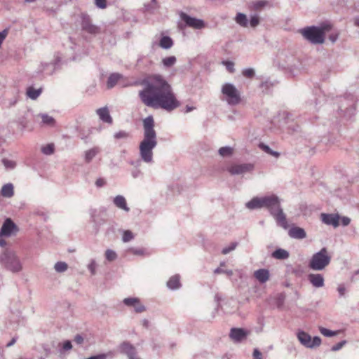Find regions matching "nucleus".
<instances>
[{
	"mask_svg": "<svg viewBox=\"0 0 359 359\" xmlns=\"http://www.w3.org/2000/svg\"><path fill=\"white\" fill-rule=\"evenodd\" d=\"M339 215L338 214H321L322 222L327 225H332L334 228L339 225Z\"/></svg>",
	"mask_w": 359,
	"mask_h": 359,
	"instance_id": "nucleus-14",
	"label": "nucleus"
},
{
	"mask_svg": "<svg viewBox=\"0 0 359 359\" xmlns=\"http://www.w3.org/2000/svg\"><path fill=\"white\" fill-rule=\"evenodd\" d=\"M95 5L100 8H105L107 7L106 0H95Z\"/></svg>",
	"mask_w": 359,
	"mask_h": 359,
	"instance_id": "nucleus-61",
	"label": "nucleus"
},
{
	"mask_svg": "<svg viewBox=\"0 0 359 359\" xmlns=\"http://www.w3.org/2000/svg\"><path fill=\"white\" fill-rule=\"evenodd\" d=\"M154 128V120L152 116L143 120L144 137L139 147L141 160L147 163L153 162V149L157 145L156 133Z\"/></svg>",
	"mask_w": 359,
	"mask_h": 359,
	"instance_id": "nucleus-2",
	"label": "nucleus"
},
{
	"mask_svg": "<svg viewBox=\"0 0 359 359\" xmlns=\"http://www.w3.org/2000/svg\"><path fill=\"white\" fill-rule=\"evenodd\" d=\"M331 26L328 24L320 27L309 26L301 29L299 33L303 37L313 44H322L325 41V32L330 31Z\"/></svg>",
	"mask_w": 359,
	"mask_h": 359,
	"instance_id": "nucleus-4",
	"label": "nucleus"
},
{
	"mask_svg": "<svg viewBox=\"0 0 359 359\" xmlns=\"http://www.w3.org/2000/svg\"><path fill=\"white\" fill-rule=\"evenodd\" d=\"M177 59L175 56H169L162 60V64L165 67H171L176 63Z\"/></svg>",
	"mask_w": 359,
	"mask_h": 359,
	"instance_id": "nucleus-35",
	"label": "nucleus"
},
{
	"mask_svg": "<svg viewBox=\"0 0 359 359\" xmlns=\"http://www.w3.org/2000/svg\"><path fill=\"white\" fill-rule=\"evenodd\" d=\"M42 122L48 126H53L55 123V120L52 116L48 114H41Z\"/></svg>",
	"mask_w": 359,
	"mask_h": 359,
	"instance_id": "nucleus-44",
	"label": "nucleus"
},
{
	"mask_svg": "<svg viewBox=\"0 0 359 359\" xmlns=\"http://www.w3.org/2000/svg\"><path fill=\"white\" fill-rule=\"evenodd\" d=\"M96 262L95 260L92 259L90 264L88 265V269L90 271L92 275H95L96 273Z\"/></svg>",
	"mask_w": 359,
	"mask_h": 359,
	"instance_id": "nucleus-54",
	"label": "nucleus"
},
{
	"mask_svg": "<svg viewBox=\"0 0 359 359\" xmlns=\"http://www.w3.org/2000/svg\"><path fill=\"white\" fill-rule=\"evenodd\" d=\"M54 149L55 147L53 144H48L41 148V151L46 155H50L54 152Z\"/></svg>",
	"mask_w": 359,
	"mask_h": 359,
	"instance_id": "nucleus-43",
	"label": "nucleus"
},
{
	"mask_svg": "<svg viewBox=\"0 0 359 359\" xmlns=\"http://www.w3.org/2000/svg\"><path fill=\"white\" fill-rule=\"evenodd\" d=\"M60 57L57 55L54 62L42 63L41 72H46L47 74H52L55 69L56 65L60 62Z\"/></svg>",
	"mask_w": 359,
	"mask_h": 359,
	"instance_id": "nucleus-21",
	"label": "nucleus"
},
{
	"mask_svg": "<svg viewBox=\"0 0 359 359\" xmlns=\"http://www.w3.org/2000/svg\"><path fill=\"white\" fill-rule=\"evenodd\" d=\"M98 152L99 151L97 148H93L86 151L85 152V161L86 163H90Z\"/></svg>",
	"mask_w": 359,
	"mask_h": 359,
	"instance_id": "nucleus-34",
	"label": "nucleus"
},
{
	"mask_svg": "<svg viewBox=\"0 0 359 359\" xmlns=\"http://www.w3.org/2000/svg\"><path fill=\"white\" fill-rule=\"evenodd\" d=\"M55 270L58 273H63L68 269V265L65 262H57L54 266Z\"/></svg>",
	"mask_w": 359,
	"mask_h": 359,
	"instance_id": "nucleus-38",
	"label": "nucleus"
},
{
	"mask_svg": "<svg viewBox=\"0 0 359 359\" xmlns=\"http://www.w3.org/2000/svg\"><path fill=\"white\" fill-rule=\"evenodd\" d=\"M121 77L122 75L118 73H113L110 74L107 82V88L110 89L114 87Z\"/></svg>",
	"mask_w": 359,
	"mask_h": 359,
	"instance_id": "nucleus-29",
	"label": "nucleus"
},
{
	"mask_svg": "<svg viewBox=\"0 0 359 359\" xmlns=\"http://www.w3.org/2000/svg\"><path fill=\"white\" fill-rule=\"evenodd\" d=\"M346 287L344 285H339L337 287V291L339 294V297H344L346 293Z\"/></svg>",
	"mask_w": 359,
	"mask_h": 359,
	"instance_id": "nucleus-63",
	"label": "nucleus"
},
{
	"mask_svg": "<svg viewBox=\"0 0 359 359\" xmlns=\"http://www.w3.org/2000/svg\"><path fill=\"white\" fill-rule=\"evenodd\" d=\"M280 203L279 198L276 195L271 194L263 197H254L245 204V206L250 210L264 208L269 211L270 214H273L275 208H278Z\"/></svg>",
	"mask_w": 359,
	"mask_h": 359,
	"instance_id": "nucleus-3",
	"label": "nucleus"
},
{
	"mask_svg": "<svg viewBox=\"0 0 359 359\" xmlns=\"http://www.w3.org/2000/svg\"><path fill=\"white\" fill-rule=\"evenodd\" d=\"M253 359H262V354L258 348H255L252 353Z\"/></svg>",
	"mask_w": 359,
	"mask_h": 359,
	"instance_id": "nucleus-62",
	"label": "nucleus"
},
{
	"mask_svg": "<svg viewBox=\"0 0 359 359\" xmlns=\"http://www.w3.org/2000/svg\"><path fill=\"white\" fill-rule=\"evenodd\" d=\"M41 93V89H35L33 87H29L27 90V96L32 100H36Z\"/></svg>",
	"mask_w": 359,
	"mask_h": 359,
	"instance_id": "nucleus-32",
	"label": "nucleus"
},
{
	"mask_svg": "<svg viewBox=\"0 0 359 359\" xmlns=\"http://www.w3.org/2000/svg\"><path fill=\"white\" fill-rule=\"evenodd\" d=\"M129 136V133L125 130H120L114 135V138L116 140H126Z\"/></svg>",
	"mask_w": 359,
	"mask_h": 359,
	"instance_id": "nucleus-45",
	"label": "nucleus"
},
{
	"mask_svg": "<svg viewBox=\"0 0 359 359\" xmlns=\"http://www.w3.org/2000/svg\"><path fill=\"white\" fill-rule=\"evenodd\" d=\"M180 18L187 26L194 29H201L204 28L205 25L203 20L193 18L183 12L180 13Z\"/></svg>",
	"mask_w": 359,
	"mask_h": 359,
	"instance_id": "nucleus-9",
	"label": "nucleus"
},
{
	"mask_svg": "<svg viewBox=\"0 0 359 359\" xmlns=\"http://www.w3.org/2000/svg\"><path fill=\"white\" fill-rule=\"evenodd\" d=\"M288 235L290 238L294 239H303L306 237V233L304 229L298 226L290 228L288 231Z\"/></svg>",
	"mask_w": 359,
	"mask_h": 359,
	"instance_id": "nucleus-18",
	"label": "nucleus"
},
{
	"mask_svg": "<svg viewBox=\"0 0 359 359\" xmlns=\"http://www.w3.org/2000/svg\"><path fill=\"white\" fill-rule=\"evenodd\" d=\"M129 251L135 255H144V250L142 248H130Z\"/></svg>",
	"mask_w": 359,
	"mask_h": 359,
	"instance_id": "nucleus-56",
	"label": "nucleus"
},
{
	"mask_svg": "<svg viewBox=\"0 0 359 359\" xmlns=\"http://www.w3.org/2000/svg\"><path fill=\"white\" fill-rule=\"evenodd\" d=\"M276 220L278 225L286 229L288 227V224L286 219V216L284 214L280 204L278 205V208H275V213L271 214Z\"/></svg>",
	"mask_w": 359,
	"mask_h": 359,
	"instance_id": "nucleus-13",
	"label": "nucleus"
},
{
	"mask_svg": "<svg viewBox=\"0 0 359 359\" xmlns=\"http://www.w3.org/2000/svg\"><path fill=\"white\" fill-rule=\"evenodd\" d=\"M237 245H238L237 243H231V245L229 247H226V248L222 249V253L223 255H227L230 252L236 249Z\"/></svg>",
	"mask_w": 359,
	"mask_h": 359,
	"instance_id": "nucleus-51",
	"label": "nucleus"
},
{
	"mask_svg": "<svg viewBox=\"0 0 359 359\" xmlns=\"http://www.w3.org/2000/svg\"><path fill=\"white\" fill-rule=\"evenodd\" d=\"M167 286L170 290L179 289L181 287L180 275L176 274L171 276L167 282Z\"/></svg>",
	"mask_w": 359,
	"mask_h": 359,
	"instance_id": "nucleus-23",
	"label": "nucleus"
},
{
	"mask_svg": "<svg viewBox=\"0 0 359 359\" xmlns=\"http://www.w3.org/2000/svg\"><path fill=\"white\" fill-rule=\"evenodd\" d=\"M254 165L251 163L233 164L227 168V170L232 175H241L250 172L253 170Z\"/></svg>",
	"mask_w": 359,
	"mask_h": 359,
	"instance_id": "nucleus-10",
	"label": "nucleus"
},
{
	"mask_svg": "<svg viewBox=\"0 0 359 359\" xmlns=\"http://www.w3.org/2000/svg\"><path fill=\"white\" fill-rule=\"evenodd\" d=\"M214 273H225L229 276H231L233 275L232 270H224V269H221L220 267H218L216 269H215Z\"/></svg>",
	"mask_w": 359,
	"mask_h": 359,
	"instance_id": "nucleus-57",
	"label": "nucleus"
},
{
	"mask_svg": "<svg viewBox=\"0 0 359 359\" xmlns=\"http://www.w3.org/2000/svg\"><path fill=\"white\" fill-rule=\"evenodd\" d=\"M255 70L252 68H248L243 70V75L246 78H252L255 76Z\"/></svg>",
	"mask_w": 359,
	"mask_h": 359,
	"instance_id": "nucleus-52",
	"label": "nucleus"
},
{
	"mask_svg": "<svg viewBox=\"0 0 359 359\" xmlns=\"http://www.w3.org/2000/svg\"><path fill=\"white\" fill-rule=\"evenodd\" d=\"M123 303L128 306H135V304L138 303V298L136 297H128L123 299Z\"/></svg>",
	"mask_w": 359,
	"mask_h": 359,
	"instance_id": "nucleus-49",
	"label": "nucleus"
},
{
	"mask_svg": "<svg viewBox=\"0 0 359 359\" xmlns=\"http://www.w3.org/2000/svg\"><path fill=\"white\" fill-rule=\"evenodd\" d=\"M2 163L5 166V168L8 170H12L15 168L16 163L15 161L12 160H9L7 158H3L2 159Z\"/></svg>",
	"mask_w": 359,
	"mask_h": 359,
	"instance_id": "nucleus-46",
	"label": "nucleus"
},
{
	"mask_svg": "<svg viewBox=\"0 0 359 359\" xmlns=\"http://www.w3.org/2000/svg\"><path fill=\"white\" fill-rule=\"evenodd\" d=\"M271 86L272 83L270 81H265L261 83L260 87L264 90H268Z\"/></svg>",
	"mask_w": 359,
	"mask_h": 359,
	"instance_id": "nucleus-64",
	"label": "nucleus"
},
{
	"mask_svg": "<svg viewBox=\"0 0 359 359\" xmlns=\"http://www.w3.org/2000/svg\"><path fill=\"white\" fill-rule=\"evenodd\" d=\"M1 194L5 198H11L14 195V187L12 183L4 184L1 190Z\"/></svg>",
	"mask_w": 359,
	"mask_h": 359,
	"instance_id": "nucleus-25",
	"label": "nucleus"
},
{
	"mask_svg": "<svg viewBox=\"0 0 359 359\" xmlns=\"http://www.w3.org/2000/svg\"><path fill=\"white\" fill-rule=\"evenodd\" d=\"M218 153L222 157L231 156L233 154V149L231 147H223L219 148Z\"/></svg>",
	"mask_w": 359,
	"mask_h": 359,
	"instance_id": "nucleus-36",
	"label": "nucleus"
},
{
	"mask_svg": "<svg viewBox=\"0 0 359 359\" xmlns=\"http://www.w3.org/2000/svg\"><path fill=\"white\" fill-rule=\"evenodd\" d=\"M289 256V252L286 250L282 248H278L272 252V257L277 259H286Z\"/></svg>",
	"mask_w": 359,
	"mask_h": 359,
	"instance_id": "nucleus-27",
	"label": "nucleus"
},
{
	"mask_svg": "<svg viewBox=\"0 0 359 359\" xmlns=\"http://www.w3.org/2000/svg\"><path fill=\"white\" fill-rule=\"evenodd\" d=\"M346 344V340H343L332 346L331 348L332 351H337L343 348V346Z\"/></svg>",
	"mask_w": 359,
	"mask_h": 359,
	"instance_id": "nucleus-53",
	"label": "nucleus"
},
{
	"mask_svg": "<svg viewBox=\"0 0 359 359\" xmlns=\"http://www.w3.org/2000/svg\"><path fill=\"white\" fill-rule=\"evenodd\" d=\"M133 238H134V235L132 233V231H130V230H126V231H123V237H122V241L124 243L129 242L131 240H133Z\"/></svg>",
	"mask_w": 359,
	"mask_h": 359,
	"instance_id": "nucleus-47",
	"label": "nucleus"
},
{
	"mask_svg": "<svg viewBox=\"0 0 359 359\" xmlns=\"http://www.w3.org/2000/svg\"><path fill=\"white\" fill-rule=\"evenodd\" d=\"M15 229L17 226L15 223L11 219H6L1 226L0 235L10 236Z\"/></svg>",
	"mask_w": 359,
	"mask_h": 359,
	"instance_id": "nucleus-15",
	"label": "nucleus"
},
{
	"mask_svg": "<svg viewBox=\"0 0 359 359\" xmlns=\"http://www.w3.org/2000/svg\"><path fill=\"white\" fill-rule=\"evenodd\" d=\"M60 346H61V348L60 349V353L69 351L72 348V344L69 340L65 341L63 343L60 344Z\"/></svg>",
	"mask_w": 359,
	"mask_h": 359,
	"instance_id": "nucleus-41",
	"label": "nucleus"
},
{
	"mask_svg": "<svg viewBox=\"0 0 359 359\" xmlns=\"http://www.w3.org/2000/svg\"><path fill=\"white\" fill-rule=\"evenodd\" d=\"M118 351L123 355H126L128 358L137 354L135 347L128 341H123L118 346Z\"/></svg>",
	"mask_w": 359,
	"mask_h": 359,
	"instance_id": "nucleus-12",
	"label": "nucleus"
},
{
	"mask_svg": "<svg viewBox=\"0 0 359 359\" xmlns=\"http://www.w3.org/2000/svg\"><path fill=\"white\" fill-rule=\"evenodd\" d=\"M338 103V111H340L341 115L350 118L355 114V97L353 95L348 94L346 96L340 97Z\"/></svg>",
	"mask_w": 359,
	"mask_h": 359,
	"instance_id": "nucleus-7",
	"label": "nucleus"
},
{
	"mask_svg": "<svg viewBox=\"0 0 359 359\" xmlns=\"http://www.w3.org/2000/svg\"><path fill=\"white\" fill-rule=\"evenodd\" d=\"M308 280L315 287H322L325 285V279L320 273H310L308 275Z\"/></svg>",
	"mask_w": 359,
	"mask_h": 359,
	"instance_id": "nucleus-17",
	"label": "nucleus"
},
{
	"mask_svg": "<svg viewBox=\"0 0 359 359\" xmlns=\"http://www.w3.org/2000/svg\"><path fill=\"white\" fill-rule=\"evenodd\" d=\"M288 271L296 276H301L304 273V268L301 264H297L294 267L288 266Z\"/></svg>",
	"mask_w": 359,
	"mask_h": 359,
	"instance_id": "nucleus-33",
	"label": "nucleus"
},
{
	"mask_svg": "<svg viewBox=\"0 0 359 359\" xmlns=\"http://www.w3.org/2000/svg\"><path fill=\"white\" fill-rule=\"evenodd\" d=\"M224 64L225 65L226 69L229 72H234L235 69H234V64H233V62H232L231 61H226V62H224Z\"/></svg>",
	"mask_w": 359,
	"mask_h": 359,
	"instance_id": "nucleus-58",
	"label": "nucleus"
},
{
	"mask_svg": "<svg viewBox=\"0 0 359 359\" xmlns=\"http://www.w3.org/2000/svg\"><path fill=\"white\" fill-rule=\"evenodd\" d=\"M81 28L83 31L91 34H97L100 32V27L92 24L90 18L86 15L82 18Z\"/></svg>",
	"mask_w": 359,
	"mask_h": 359,
	"instance_id": "nucleus-11",
	"label": "nucleus"
},
{
	"mask_svg": "<svg viewBox=\"0 0 359 359\" xmlns=\"http://www.w3.org/2000/svg\"><path fill=\"white\" fill-rule=\"evenodd\" d=\"M160 8V5L157 0H151L149 3L144 4V12L154 14L156 11Z\"/></svg>",
	"mask_w": 359,
	"mask_h": 359,
	"instance_id": "nucleus-24",
	"label": "nucleus"
},
{
	"mask_svg": "<svg viewBox=\"0 0 359 359\" xmlns=\"http://www.w3.org/2000/svg\"><path fill=\"white\" fill-rule=\"evenodd\" d=\"M132 307L134 308L135 311L137 312V313H141V312H143L144 311H145V307L144 306H143L140 302V299H138V303L135 304V306H133Z\"/></svg>",
	"mask_w": 359,
	"mask_h": 359,
	"instance_id": "nucleus-55",
	"label": "nucleus"
},
{
	"mask_svg": "<svg viewBox=\"0 0 359 359\" xmlns=\"http://www.w3.org/2000/svg\"><path fill=\"white\" fill-rule=\"evenodd\" d=\"M248 332L243 328H231L230 337L236 342H240L248 336Z\"/></svg>",
	"mask_w": 359,
	"mask_h": 359,
	"instance_id": "nucleus-16",
	"label": "nucleus"
},
{
	"mask_svg": "<svg viewBox=\"0 0 359 359\" xmlns=\"http://www.w3.org/2000/svg\"><path fill=\"white\" fill-rule=\"evenodd\" d=\"M113 203L116 208L121 209L126 212L130 211V208L127 205L126 200L125 197L123 196L122 195H118L116 197H114Z\"/></svg>",
	"mask_w": 359,
	"mask_h": 359,
	"instance_id": "nucleus-20",
	"label": "nucleus"
},
{
	"mask_svg": "<svg viewBox=\"0 0 359 359\" xmlns=\"http://www.w3.org/2000/svg\"><path fill=\"white\" fill-rule=\"evenodd\" d=\"M259 148L264 151L266 153L273 156L275 157H278L280 154L277 151H273L268 145L264 144V143H260L259 145Z\"/></svg>",
	"mask_w": 359,
	"mask_h": 359,
	"instance_id": "nucleus-39",
	"label": "nucleus"
},
{
	"mask_svg": "<svg viewBox=\"0 0 359 359\" xmlns=\"http://www.w3.org/2000/svg\"><path fill=\"white\" fill-rule=\"evenodd\" d=\"M234 20L241 27H247L248 25V20L247 15L243 13H238L234 18Z\"/></svg>",
	"mask_w": 359,
	"mask_h": 359,
	"instance_id": "nucleus-28",
	"label": "nucleus"
},
{
	"mask_svg": "<svg viewBox=\"0 0 359 359\" xmlns=\"http://www.w3.org/2000/svg\"><path fill=\"white\" fill-rule=\"evenodd\" d=\"M331 262V256L326 248L314 253L309 261L308 266L313 271H320L324 270Z\"/></svg>",
	"mask_w": 359,
	"mask_h": 359,
	"instance_id": "nucleus-5",
	"label": "nucleus"
},
{
	"mask_svg": "<svg viewBox=\"0 0 359 359\" xmlns=\"http://www.w3.org/2000/svg\"><path fill=\"white\" fill-rule=\"evenodd\" d=\"M140 84L143 88L139 91L138 95L145 106L170 112L180 105L171 86L161 75L149 76L142 79Z\"/></svg>",
	"mask_w": 359,
	"mask_h": 359,
	"instance_id": "nucleus-1",
	"label": "nucleus"
},
{
	"mask_svg": "<svg viewBox=\"0 0 359 359\" xmlns=\"http://www.w3.org/2000/svg\"><path fill=\"white\" fill-rule=\"evenodd\" d=\"M271 7L272 5L267 0H257L253 3V8L256 11L261 10L264 7Z\"/></svg>",
	"mask_w": 359,
	"mask_h": 359,
	"instance_id": "nucleus-31",
	"label": "nucleus"
},
{
	"mask_svg": "<svg viewBox=\"0 0 359 359\" xmlns=\"http://www.w3.org/2000/svg\"><path fill=\"white\" fill-rule=\"evenodd\" d=\"M297 338L300 343L306 348H309L311 337L304 331H299L297 333Z\"/></svg>",
	"mask_w": 359,
	"mask_h": 359,
	"instance_id": "nucleus-26",
	"label": "nucleus"
},
{
	"mask_svg": "<svg viewBox=\"0 0 359 359\" xmlns=\"http://www.w3.org/2000/svg\"><path fill=\"white\" fill-rule=\"evenodd\" d=\"M105 257L108 261L112 262L116 259L117 255H116V252H114L112 250L109 249V250H107L105 252Z\"/></svg>",
	"mask_w": 359,
	"mask_h": 359,
	"instance_id": "nucleus-48",
	"label": "nucleus"
},
{
	"mask_svg": "<svg viewBox=\"0 0 359 359\" xmlns=\"http://www.w3.org/2000/svg\"><path fill=\"white\" fill-rule=\"evenodd\" d=\"M95 184L97 188H101L103 187L107 184V182L105 179L100 177L95 181Z\"/></svg>",
	"mask_w": 359,
	"mask_h": 359,
	"instance_id": "nucleus-60",
	"label": "nucleus"
},
{
	"mask_svg": "<svg viewBox=\"0 0 359 359\" xmlns=\"http://www.w3.org/2000/svg\"><path fill=\"white\" fill-rule=\"evenodd\" d=\"M319 330H320V332L323 335H324L325 337H334L337 334V332L332 331V330H330L323 327H320L319 328Z\"/></svg>",
	"mask_w": 359,
	"mask_h": 359,
	"instance_id": "nucleus-42",
	"label": "nucleus"
},
{
	"mask_svg": "<svg viewBox=\"0 0 359 359\" xmlns=\"http://www.w3.org/2000/svg\"><path fill=\"white\" fill-rule=\"evenodd\" d=\"M254 277L260 283H264L269 279V271L260 269L254 272Z\"/></svg>",
	"mask_w": 359,
	"mask_h": 359,
	"instance_id": "nucleus-19",
	"label": "nucleus"
},
{
	"mask_svg": "<svg viewBox=\"0 0 359 359\" xmlns=\"http://www.w3.org/2000/svg\"><path fill=\"white\" fill-rule=\"evenodd\" d=\"M0 263L5 269L13 273H18L22 269L20 258L12 250H6L0 255Z\"/></svg>",
	"mask_w": 359,
	"mask_h": 359,
	"instance_id": "nucleus-6",
	"label": "nucleus"
},
{
	"mask_svg": "<svg viewBox=\"0 0 359 359\" xmlns=\"http://www.w3.org/2000/svg\"><path fill=\"white\" fill-rule=\"evenodd\" d=\"M74 341L78 345H82L84 338L81 334H76L74 338Z\"/></svg>",
	"mask_w": 359,
	"mask_h": 359,
	"instance_id": "nucleus-59",
	"label": "nucleus"
},
{
	"mask_svg": "<svg viewBox=\"0 0 359 359\" xmlns=\"http://www.w3.org/2000/svg\"><path fill=\"white\" fill-rule=\"evenodd\" d=\"M321 344V339L319 337H314L311 339V343L309 344V348H313L315 347H318Z\"/></svg>",
	"mask_w": 359,
	"mask_h": 359,
	"instance_id": "nucleus-50",
	"label": "nucleus"
},
{
	"mask_svg": "<svg viewBox=\"0 0 359 359\" xmlns=\"http://www.w3.org/2000/svg\"><path fill=\"white\" fill-rule=\"evenodd\" d=\"M140 161L131 163L132 165L135 166V168L131 171V175L133 178H138L142 175V172H141V170L137 168V167L140 166Z\"/></svg>",
	"mask_w": 359,
	"mask_h": 359,
	"instance_id": "nucleus-37",
	"label": "nucleus"
},
{
	"mask_svg": "<svg viewBox=\"0 0 359 359\" xmlns=\"http://www.w3.org/2000/svg\"><path fill=\"white\" fill-rule=\"evenodd\" d=\"M173 46L172 39L168 36H163L159 41V46L163 49H169Z\"/></svg>",
	"mask_w": 359,
	"mask_h": 359,
	"instance_id": "nucleus-30",
	"label": "nucleus"
},
{
	"mask_svg": "<svg viewBox=\"0 0 359 359\" xmlns=\"http://www.w3.org/2000/svg\"><path fill=\"white\" fill-rule=\"evenodd\" d=\"M259 22H260V19H259V17L257 14L251 15L250 20L248 21V23H250V27L252 28H255L256 27H257L259 25Z\"/></svg>",
	"mask_w": 359,
	"mask_h": 359,
	"instance_id": "nucleus-40",
	"label": "nucleus"
},
{
	"mask_svg": "<svg viewBox=\"0 0 359 359\" xmlns=\"http://www.w3.org/2000/svg\"><path fill=\"white\" fill-rule=\"evenodd\" d=\"M97 114L100 118L104 123H112V118L109 114V111L107 107H102L97 110Z\"/></svg>",
	"mask_w": 359,
	"mask_h": 359,
	"instance_id": "nucleus-22",
	"label": "nucleus"
},
{
	"mask_svg": "<svg viewBox=\"0 0 359 359\" xmlns=\"http://www.w3.org/2000/svg\"><path fill=\"white\" fill-rule=\"evenodd\" d=\"M225 96V100L229 105H236L240 103L241 98L240 92L234 85L230 83H224L221 89Z\"/></svg>",
	"mask_w": 359,
	"mask_h": 359,
	"instance_id": "nucleus-8",
	"label": "nucleus"
}]
</instances>
